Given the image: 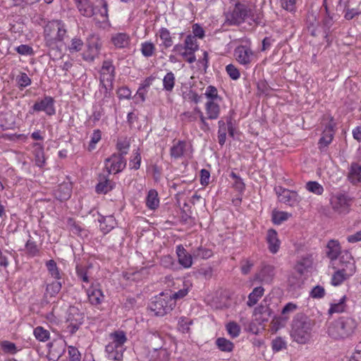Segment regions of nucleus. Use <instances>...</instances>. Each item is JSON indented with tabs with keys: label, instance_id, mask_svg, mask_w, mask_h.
<instances>
[{
	"label": "nucleus",
	"instance_id": "f257e3e1",
	"mask_svg": "<svg viewBox=\"0 0 361 361\" xmlns=\"http://www.w3.org/2000/svg\"><path fill=\"white\" fill-rule=\"evenodd\" d=\"M357 326L355 319L350 317H341L330 322L326 327L328 336L334 340L350 338Z\"/></svg>",
	"mask_w": 361,
	"mask_h": 361
},
{
	"label": "nucleus",
	"instance_id": "f03ea898",
	"mask_svg": "<svg viewBox=\"0 0 361 361\" xmlns=\"http://www.w3.org/2000/svg\"><path fill=\"white\" fill-rule=\"evenodd\" d=\"M180 297V290L174 293L162 292L152 298L148 309L154 316L162 317L173 309L176 299Z\"/></svg>",
	"mask_w": 361,
	"mask_h": 361
},
{
	"label": "nucleus",
	"instance_id": "7ed1b4c3",
	"mask_svg": "<svg viewBox=\"0 0 361 361\" xmlns=\"http://www.w3.org/2000/svg\"><path fill=\"white\" fill-rule=\"evenodd\" d=\"M203 96L205 98L204 107L207 118L210 120L217 119L224 106L222 97L219 94L217 89L212 85L205 89Z\"/></svg>",
	"mask_w": 361,
	"mask_h": 361
},
{
	"label": "nucleus",
	"instance_id": "20e7f679",
	"mask_svg": "<svg viewBox=\"0 0 361 361\" xmlns=\"http://www.w3.org/2000/svg\"><path fill=\"white\" fill-rule=\"evenodd\" d=\"M66 25L61 20H52L44 27V35L45 44L51 49L57 47V44L62 42L66 36Z\"/></svg>",
	"mask_w": 361,
	"mask_h": 361
},
{
	"label": "nucleus",
	"instance_id": "39448f33",
	"mask_svg": "<svg viewBox=\"0 0 361 361\" xmlns=\"http://www.w3.org/2000/svg\"><path fill=\"white\" fill-rule=\"evenodd\" d=\"M312 324L302 317L294 318L292 324L290 336L299 344L307 343L312 338Z\"/></svg>",
	"mask_w": 361,
	"mask_h": 361
},
{
	"label": "nucleus",
	"instance_id": "423d86ee",
	"mask_svg": "<svg viewBox=\"0 0 361 361\" xmlns=\"http://www.w3.org/2000/svg\"><path fill=\"white\" fill-rule=\"evenodd\" d=\"M111 341L106 345V352L109 360L120 361L125 350L124 343L127 341L123 331H116L109 335Z\"/></svg>",
	"mask_w": 361,
	"mask_h": 361
},
{
	"label": "nucleus",
	"instance_id": "0eeeda50",
	"mask_svg": "<svg viewBox=\"0 0 361 361\" xmlns=\"http://www.w3.org/2000/svg\"><path fill=\"white\" fill-rule=\"evenodd\" d=\"M192 34L187 36L184 45L185 51L182 53V58L190 63L195 61L194 53L199 47L197 38L202 39L204 37V30L200 25L194 24Z\"/></svg>",
	"mask_w": 361,
	"mask_h": 361
},
{
	"label": "nucleus",
	"instance_id": "6e6552de",
	"mask_svg": "<svg viewBox=\"0 0 361 361\" xmlns=\"http://www.w3.org/2000/svg\"><path fill=\"white\" fill-rule=\"evenodd\" d=\"M233 56L236 61L246 68H250L257 58V54L252 51L249 42L238 45L234 49Z\"/></svg>",
	"mask_w": 361,
	"mask_h": 361
},
{
	"label": "nucleus",
	"instance_id": "1a4fd4ad",
	"mask_svg": "<svg viewBox=\"0 0 361 361\" xmlns=\"http://www.w3.org/2000/svg\"><path fill=\"white\" fill-rule=\"evenodd\" d=\"M253 11L254 9L251 6L237 3L233 11L227 14L226 19L231 24H239L248 18L255 21Z\"/></svg>",
	"mask_w": 361,
	"mask_h": 361
},
{
	"label": "nucleus",
	"instance_id": "9d476101",
	"mask_svg": "<svg viewBox=\"0 0 361 361\" xmlns=\"http://www.w3.org/2000/svg\"><path fill=\"white\" fill-rule=\"evenodd\" d=\"M322 126H324V129L318 142L320 149L326 147L332 142L335 133L334 128L336 123L331 116H326L323 119Z\"/></svg>",
	"mask_w": 361,
	"mask_h": 361
},
{
	"label": "nucleus",
	"instance_id": "9b49d317",
	"mask_svg": "<svg viewBox=\"0 0 361 361\" xmlns=\"http://www.w3.org/2000/svg\"><path fill=\"white\" fill-rule=\"evenodd\" d=\"M84 321V314L80 310L74 306L69 307L66 318V331L71 335L74 334L80 328Z\"/></svg>",
	"mask_w": 361,
	"mask_h": 361
},
{
	"label": "nucleus",
	"instance_id": "f8f14e48",
	"mask_svg": "<svg viewBox=\"0 0 361 361\" xmlns=\"http://www.w3.org/2000/svg\"><path fill=\"white\" fill-rule=\"evenodd\" d=\"M126 159L116 153H114L104 161V167L107 175L118 173L126 168Z\"/></svg>",
	"mask_w": 361,
	"mask_h": 361
},
{
	"label": "nucleus",
	"instance_id": "ddd939ff",
	"mask_svg": "<svg viewBox=\"0 0 361 361\" xmlns=\"http://www.w3.org/2000/svg\"><path fill=\"white\" fill-rule=\"evenodd\" d=\"M87 49L83 52L82 59L88 62H93L98 57L101 44L95 34L90 35L87 38Z\"/></svg>",
	"mask_w": 361,
	"mask_h": 361
},
{
	"label": "nucleus",
	"instance_id": "4468645a",
	"mask_svg": "<svg viewBox=\"0 0 361 361\" xmlns=\"http://www.w3.org/2000/svg\"><path fill=\"white\" fill-rule=\"evenodd\" d=\"M330 204L336 212L346 214L349 211L350 199L345 194L337 192L331 197Z\"/></svg>",
	"mask_w": 361,
	"mask_h": 361
},
{
	"label": "nucleus",
	"instance_id": "2eb2a0df",
	"mask_svg": "<svg viewBox=\"0 0 361 361\" xmlns=\"http://www.w3.org/2000/svg\"><path fill=\"white\" fill-rule=\"evenodd\" d=\"M339 261L341 264L340 269L345 275L350 278L355 274L357 271L355 260L350 252L344 251L341 255Z\"/></svg>",
	"mask_w": 361,
	"mask_h": 361
},
{
	"label": "nucleus",
	"instance_id": "dca6fc26",
	"mask_svg": "<svg viewBox=\"0 0 361 361\" xmlns=\"http://www.w3.org/2000/svg\"><path fill=\"white\" fill-rule=\"evenodd\" d=\"M274 190L280 202L290 206H293L298 202V194L295 191L289 190L280 186L276 187Z\"/></svg>",
	"mask_w": 361,
	"mask_h": 361
},
{
	"label": "nucleus",
	"instance_id": "f3484780",
	"mask_svg": "<svg viewBox=\"0 0 361 361\" xmlns=\"http://www.w3.org/2000/svg\"><path fill=\"white\" fill-rule=\"evenodd\" d=\"M54 103L52 97H45L42 100L35 102L32 106V109L35 111H44L47 115L52 116L55 114Z\"/></svg>",
	"mask_w": 361,
	"mask_h": 361
},
{
	"label": "nucleus",
	"instance_id": "a211bd4d",
	"mask_svg": "<svg viewBox=\"0 0 361 361\" xmlns=\"http://www.w3.org/2000/svg\"><path fill=\"white\" fill-rule=\"evenodd\" d=\"M100 80H106V82L113 83L115 79V67L111 60L103 61L100 71Z\"/></svg>",
	"mask_w": 361,
	"mask_h": 361
},
{
	"label": "nucleus",
	"instance_id": "6ab92c4d",
	"mask_svg": "<svg viewBox=\"0 0 361 361\" xmlns=\"http://www.w3.org/2000/svg\"><path fill=\"white\" fill-rule=\"evenodd\" d=\"M275 276L274 267L265 264L262 267L258 273L255 275V279L264 283H269Z\"/></svg>",
	"mask_w": 361,
	"mask_h": 361
},
{
	"label": "nucleus",
	"instance_id": "aec40b11",
	"mask_svg": "<svg viewBox=\"0 0 361 361\" xmlns=\"http://www.w3.org/2000/svg\"><path fill=\"white\" fill-rule=\"evenodd\" d=\"M267 242L269 251L275 254L280 248L281 241L279 239L278 233L274 229H269L267 234Z\"/></svg>",
	"mask_w": 361,
	"mask_h": 361
},
{
	"label": "nucleus",
	"instance_id": "412c9836",
	"mask_svg": "<svg viewBox=\"0 0 361 361\" xmlns=\"http://www.w3.org/2000/svg\"><path fill=\"white\" fill-rule=\"evenodd\" d=\"M109 175L100 174L99 183L96 185V192L99 194H106L114 188V183L108 178Z\"/></svg>",
	"mask_w": 361,
	"mask_h": 361
},
{
	"label": "nucleus",
	"instance_id": "4be33fe9",
	"mask_svg": "<svg viewBox=\"0 0 361 361\" xmlns=\"http://www.w3.org/2000/svg\"><path fill=\"white\" fill-rule=\"evenodd\" d=\"M87 295L90 302L92 305H100L104 298L102 291L96 287H90L87 290Z\"/></svg>",
	"mask_w": 361,
	"mask_h": 361
},
{
	"label": "nucleus",
	"instance_id": "5701e85b",
	"mask_svg": "<svg viewBox=\"0 0 361 361\" xmlns=\"http://www.w3.org/2000/svg\"><path fill=\"white\" fill-rule=\"evenodd\" d=\"M111 40L114 45L118 49H123L128 47L130 39L125 32H117L112 35Z\"/></svg>",
	"mask_w": 361,
	"mask_h": 361
},
{
	"label": "nucleus",
	"instance_id": "b1692460",
	"mask_svg": "<svg viewBox=\"0 0 361 361\" xmlns=\"http://www.w3.org/2000/svg\"><path fill=\"white\" fill-rule=\"evenodd\" d=\"M327 251L326 255L327 257L331 260H335L338 258V257L343 252H341V247L339 242L336 240H331L328 242L326 245Z\"/></svg>",
	"mask_w": 361,
	"mask_h": 361
},
{
	"label": "nucleus",
	"instance_id": "393cba45",
	"mask_svg": "<svg viewBox=\"0 0 361 361\" xmlns=\"http://www.w3.org/2000/svg\"><path fill=\"white\" fill-rule=\"evenodd\" d=\"M346 301L347 297L345 295H343L338 300H334L330 303L328 313L332 315L344 312L346 310Z\"/></svg>",
	"mask_w": 361,
	"mask_h": 361
},
{
	"label": "nucleus",
	"instance_id": "a878e982",
	"mask_svg": "<svg viewBox=\"0 0 361 361\" xmlns=\"http://www.w3.org/2000/svg\"><path fill=\"white\" fill-rule=\"evenodd\" d=\"M32 147L34 149L33 154L35 156V164L39 167H43L46 162L44 146L39 142H35L32 145Z\"/></svg>",
	"mask_w": 361,
	"mask_h": 361
},
{
	"label": "nucleus",
	"instance_id": "bb28decb",
	"mask_svg": "<svg viewBox=\"0 0 361 361\" xmlns=\"http://www.w3.org/2000/svg\"><path fill=\"white\" fill-rule=\"evenodd\" d=\"M100 223V229L104 233L111 231L115 226L116 221L113 216H100L98 219Z\"/></svg>",
	"mask_w": 361,
	"mask_h": 361
},
{
	"label": "nucleus",
	"instance_id": "cd10ccee",
	"mask_svg": "<svg viewBox=\"0 0 361 361\" xmlns=\"http://www.w3.org/2000/svg\"><path fill=\"white\" fill-rule=\"evenodd\" d=\"M67 226L70 231L73 234L78 235L82 238L87 237L88 231L76 224V222L73 219H68Z\"/></svg>",
	"mask_w": 361,
	"mask_h": 361
},
{
	"label": "nucleus",
	"instance_id": "c85d7f7f",
	"mask_svg": "<svg viewBox=\"0 0 361 361\" xmlns=\"http://www.w3.org/2000/svg\"><path fill=\"white\" fill-rule=\"evenodd\" d=\"M78 8L80 13L86 17H91L94 14V8L89 0H78Z\"/></svg>",
	"mask_w": 361,
	"mask_h": 361
},
{
	"label": "nucleus",
	"instance_id": "c756f323",
	"mask_svg": "<svg viewBox=\"0 0 361 361\" xmlns=\"http://www.w3.org/2000/svg\"><path fill=\"white\" fill-rule=\"evenodd\" d=\"M288 319L289 316H284L282 314L280 316L274 317V319L271 321L270 326L271 332L276 333L279 329L283 328L286 326Z\"/></svg>",
	"mask_w": 361,
	"mask_h": 361
},
{
	"label": "nucleus",
	"instance_id": "7c9ffc66",
	"mask_svg": "<svg viewBox=\"0 0 361 361\" xmlns=\"http://www.w3.org/2000/svg\"><path fill=\"white\" fill-rule=\"evenodd\" d=\"M348 179L353 184H357L361 181V166L356 163L351 165Z\"/></svg>",
	"mask_w": 361,
	"mask_h": 361
},
{
	"label": "nucleus",
	"instance_id": "2f4dec72",
	"mask_svg": "<svg viewBox=\"0 0 361 361\" xmlns=\"http://www.w3.org/2000/svg\"><path fill=\"white\" fill-rule=\"evenodd\" d=\"M159 200L158 193L155 190H150L146 198V205L150 209H155L159 207Z\"/></svg>",
	"mask_w": 361,
	"mask_h": 361
},
{
	"label": "nucleus",
	"instance_id": "473e14b6",
	"mask_svg": "<svg viewBox=\"0 0 361 361\" xmlns=\"http://www.w3.org/2000/svg\"><path fill=\"white\" fill-rule=\"evenodd\" d=\"M264 292V289L262 286L255 288L248 295L247 305L250 307L255 305L263 295Z\"/></svg>",
	"mask_w": 361,
	"mask_h": 361
},
{
	"label": "nucleus",
	"instance_id": "72a5a7b5",
	"mask_svg": "<svg viewBox=\"0 0 361 361\" xmlns=\"http://www.w3.org/2000/svg\"><path fill=\"white\" fill-rule=\"evenodd\" d=\"M305 188L309 192L313 193L316 195H321L324 191V187L317 181L307 182L305 183Z\"/></svg>",
	"mask_w": 361,
	"mask_h": 361
},
{
	"label": "nucleus",
	"instance_id": "f704fd0d",
	"mask_svg": "<svg viewBox=\"0 0 361 361\" xmlns=\"http://www.w3.org/2000/svg\"><path fill=\"white\" fill-rule=\"evenodd\" d=\"M348 279H350L349 276L345 275L340 269H338L331 276V284L334 286H338Z\"/></svg>",
	"mask_w": 361,
	"mask_h": 361
},
{
	"label": "nucleus",
	"instance_id": "c9c22d12",
	"mask_svg": "<svg viewBox=\"0 0 361 361\" xmlns=\"http://www.w3.org/2000/svg\"><path fill=\"white\" fill-rule=\"evenodd\" d=\"M312 260L310 257H305L298 262L295 269L300 274H303L312 267Z\"/></svg>",
	"mask_w": 361,
	"mask_h": 361
},
{
	"label": "nucleus",
	"instance_id": "e433bc0d",
	"mask_svg": "<svg viewBox=\"0 0 361 361\" xmlns=\"http://www.w3.org/2000/svg\"><path fill=\"white\" fill-rule=\"evenodd\" d=\"M71 195V190L68 185H61L59 189L56 191V197L60 201H65L68 200Z\"/></svg>",
	"mask_w": 361,
	"mask_h": 361
},
{
	"label": "nucleus",
	"instance_id": "4c0bfd02",
	"mask_svg": "<svg viewBox=\"0 0 361 361\" xmlns=\"http://www.w3.org/2000/svg\"><path fill=\"white\" fill-rule=\"evenodd\" d=\"M219 349L224 352H231L233 349V343L225 338H219L216 341Z\"/></svg>",
	"mask_w": 361,
	"mask_h": 361
},
{
	"label": "nucleus",
	"instance_id": "58836bf2",
	"mask_svg": "<svg viewBox=\"0 0 361 361\" xmlns=\"http://www.w3.org/2000/svg\"><path fill=\"white\" fill-rule=\"evenodd\" d=\"M290 214L286 212L282 211H274L272 212V221L274 224L279 225L283 221L288 220Z\"/></svg>",
	"mask_w": 361,
	"mask_h": 361
},
{
	"label": "nucleus",
	"instance_id": "ea45409f",
	"mask_svg": "<svg viewBox=\"0 0 361 361\" xmlns=\"http://www.w3.org/2000/svg\"><path fill=\"white\" fill-rule=\"evenodd\" d=\"M129 147L130 142L127 139H119L116 144V149H118V153L116 154L124 157V156L128 154Z\"/></svg>",
	"mask_w": 361,
	"mask_h": 361
},
{
	"label": "nucleus",
	"instance_id": "a19ab883",
	"mask_svg": "<svg viewBox=\"0 0 361 361\" xmlns=\"http://www.w3.org/2000/svg\"><path fill=\"white\" fill-rule=\"evenodd\" d=\"M159 37L165 48H168L172 46V38L170 36V33L167 29L161 28L159 31Z\"/></svg>",
	"mask_w": 361,
	"mask_h": 361
},
{
	"label": "nucleus",
	"instance_id": "79ce46f5",
	"mask_svg": "<svg viewBox=\"0 0 361 361\" xmlns=\"http://www.w3.org/2000/svg\"><path fill=\"white\" fill-rule=\"evenodd\" d=\"M219 130H218V139L219 143L221 145H224L226 138L227 128L224 121L221 120L218 122Z\"/></svg>",
	"mask_w": 361,
	"mask_h": 361
},
{
	"label": "nucleus",
	"instance_id": "37998d69",
	"mask_svg": "<svg viewBox=\"0 0 361 361\" xmlns=\"http://www.w3.org/2000/svg\"><path fill=\"white\" fill-rule=\"evenodd\" d=\"M61 286L60 281H54L47 286L46 293L51 297H54L60 292Z\"/></svg>",
	"mask_w": 361,
	"mask_h": 361
},
{
	"label": "nucleus",
	"instance_id": "c03bdc74",
	"mask_svg": "<svg viewBox=\"0 0 361 361\" xmlns=\"http://www.w3.org/2000/svg\"><path fill=\"white\" fill-rule=\"evenodd\" d=\"M47 267L49 272V274L51 275L52 277H54L56 279H61V272L59 269H58L56 266V263L54 260L51 259L49 260L47 262Z\"/></svg>",
	"mask_w": 361,
	"mask_h": 361
},
{
	"label": "nucleus",
	"instance_id": "a18cd8bd",
	"mask_svg": "<svg viewBox=\"0 0 361 361\" xmlns=\"http://www.w3.org/2000/svg\"><path fill=\"white\" fill-rule=\"evenodd\" d=\"M34 335L40 341H46L49 338V332L42 326H37L34 329Z\"/></svg>",
	"mask_w": 361,
	"mask_h": 361
},
{
	"label": "nucleus",
	"instance_id": "49530a36",
	"mask_svg": "<svg viewBox=\"0 0 361 361\" xmlns=\"http://www.w3.org/2000/svg\"><path fill=\"white\" fill-rule=\"evenodd\" d=\"M155 51V47L152 42H144L141 44V52L145 57L152 56Z\"/></svg>",
	"mask_w": 361,
	"mask_h": 361
},
{
	"label": "nucleus",
	"instance_id": "de8ad7c7",
	"mask_svg": "<svg viewBox=\"0 0 361 361\" xmlns=\"http://www.w3.org/2000/svg\"><path fill=\"white\" fill-rule=\"evenodd\" d=\"M82 47L83 42L80 39L75 37L71 39V44L68 47V50L70 53L73 54L80 51Z\"/></svg>",
	"mask_w": 361,
	"mask_h": 361
},
{
	"label": "nucleus",
	"instance_id": "09e8293b",
	"mask_svg": "<svg viewBox=\"0 0 361 361\" xmlns=\"http://www.w3.org/2000/svg\"><path fill=\"white\" fill-rule=\"evenodd\" d=\"M1 347L2 350L5 353H8L11 355H14L17 353V347L15 343L8 341H4L1 343Z\"/></svg>",
	"mask_w": 361,
	"mask_h": 361
},
{
	"label": "nucleus",
	"instance_id": "8fccbe9b",
	"mask_svg": "<svg viewBox=\"0 0 361 361\" xmlns=\"http://www.w3.org/2000/svg\"><path fill=\"white\" fill-rule=\"evenodd\" d=\"M175 77L173 73H168L163 78L164 87L166 91L172 90L174 86Z\"/></svg>",
	"mask_w": 361,
	"mask_h": 361
},
{
	"label": "nucleus",
	"instance_id": "3c124183",
	"mask_svg": "<svg viewBox=\"0 0 361 361\" xmlns=\"http://www.w3.org/2000/svg\"><path fill=\"white\" fill-rule=\"evenodd\" d=\"M226 330L228 334L233 338H235L239 336L240 332V328L239 325L234 322H231L226 324Z\"/></svg>",
	"mask_w": 361,
	"mask_h": 361
},
{
	"label": "nucleus",
	"instance_id": "603ef678",
	"mask_svg": "<svg viewBox=\"0 0 361 361\" xmlns=\"http://www.w3.org/2000/svg\"><path fill=\"white\" fill-rule=\"evenodd\" d=\"M16 82L20 89L25 87L31 84V79L25 73H20L16 78Z\"/></svg>",
	"mask_w": 361,
	"mask_h": 361
},
{
	"label": "nucleus",
	"instance_id": "864d4df0",
	"mask_svg": "<svg viewBox=\"0 0 361 361\" xmlns=\"http://www.w3.org/2000/svg\"><path fill=\"white\" fill-rule=\"evenodd\" d=\"M272 350L274 352H279L286 348V342L281 337H277L272 341Z\"/></svg>",
	"mask_w": 361,
	"mask_h": 361
},
{
	"label": "nucleus",
	"instance_id": "5fc2aeb1",
	"mask_svg": "<svg viewBox=\"0 0 361 361\" xmlns=\"http://www.w3.org/2000/svg\"><path fill=\"white\" fill-rule=\"evenodd\" d=\"M88 267L81 265L76 266V274L79 279L83 282L88 283L90 281L89 276H87Z\"/></svg>",
	"mask_w": 361,
	"mask_h": 361
},
{
	"label": "nucleus",
	"instance_id": "6e6d98bb",
	"mask_svg": "<svg viewBox=\"0 0 361 361\" xmlns=\"http://www.w3.org/2000/svg\"><path fill=\"white\" fill-rule=\"evenodd\" d=\"M15 50L21 55L31 56L34 54V51L32 47L27 44H21L15 48Z\"/></svg>",
	"mask_w": 361,
	"mask_h": 361
},
{
	"label": "nucleus",
	"instance_id": "4d7b16f0",
	"mask_svg": "<svg viewBox=\"0 0 361 361\" xmlns=\"http://www.w3.org/2000/svg\"><path fill=\"white\" fill-rule=\"evenodd\" d=\"M226 71L230 78L233 80H238L240 76L238 69L233 64L227 65Z\"/></svg>",
	"mask_w": 361,
	"mask_h": 361
},
{
	"label": "nucleus",
	"instance_id": "13d9d810",
	"mask_svg": "<svg viewBox=\"0 0 361 361\" xmlns=\"http://www.w3.org/2000/svg\"><path fill=\"white\" fill-rule=\"evenodd\" d=\"M171 157L176 160L180 157V140L176 141L174 145L171 147Z\"/></svg>",
	"mask_w": 361,
	"mask_h": 361
},
{
	"label": "nucleus",
	"instance_id": "bf43d9fd",
	"mask_svg": "<svg viewBox=\"0 0 361 361\" xmlns=\"http://www.w3.org/2000/svg\"><path fill=\"white\" fill-rule=\"evenodd\" d=\"M102 133L99 130H94L91 136V140L89 145V150L94 149L95 145L101 140Z\"/></svg>",
	"mask_w": 361,
	"mask_h": 361
},
{
	"label": "nucleus",
	"instance_id": "052dcab7",
	"mask_svg": "<svg viewBox=\"0 0 361 361\" xmlns=\"http://www.w3.org/2000/svg\"><path fill=\"white\" fill-rule=\"evenodd\" d=\"M113 87V83L106 82V80L102 81L99 80V91L103 92L105 97L109 96V92Z\"/></svg>",
	"mask_w": 361,
	"mask_h": 361
},
{
	"label": "nucleus",
	"instance_id": "680f3d73",
	"mask_svg": "<svg viewBox=\"0 0 361 361\" xmlns=\"http://www.w3.org/2000/svg\"><path fill=\"white\" fill-rule=\"evenodd\" d=\"M69 360L68 361H81V355L78 350L73 346L68 347Z\"/></svg>",
	"mask_w": 361,
	"mask_h": 361
},
{
	"label": "nucleus",
	"instance_id": "e2e57ef3",
	"mask_svg": "<svg viewBox=\"0 0 361 361\" xmlns=\"http://www.w3.org/2000/svg\"><path fill=\"white\" fill-rule=\"evenodd\" d=\"M298 0H281V6L288 11H294Z\"/></svg>",
	"mask_w": 361,
	"mask_h": 361
},
{
	"label": "nucleus",
	"instance_id": "0e129e2a",
	"mask_svg": "<svg viewBox=\"0 0 361 361\" xmlns=\"http://www.w3.org/2000/svg\"><path fill=\"white\" fill-rule=\"evenodd\" d=\"M325 295V290L320 286H317L310 292V296L313 298H322Z\"/></svg>",
	"mask_w": 361,
	"mask_h": 361
},
{
	"label": "nucleus",
	"instance_id": "69168bd1",
	"mask_svg": "<svg viewBox=\"0 0 361 361\" xmlns=\"http://www.w3.org/2000/svg\"><path fill=\"white\" fill-rule=\"evenodd\" d=\"M141 163L140 153L137 150L134 152V158L130 161V165L132 169L137 170L140 168Z\"/></svg>",
	"mask_w": 361,
	"mask_h": 361
},
{
	"label": "nucleus",
	"instance_id": "338daca9",
	"mask_svg": "<svg viewBox=\"0 0 361 361\" xmlns=\"http://www.w3.org/2000/svg\"><path fill=\"white\" fill-rule=\"evenodd\" d=\"M254 266V261L250 259H245L243 260L241 263V270L244 274H247L250 272L252 267Z\"/></svg>",
	"mask_w": 361,
	"mask_h": 361
},
{
	"label": "nucleus",
	"instance_id": "774afa93",
	"mask_svg": "<svg viewBox=\"0 0 361 361\" xmlns=\"http://www.w3.org/2000/svg\"><path fill=\"white\" fill-rule=\"evenodd\" d=\"M161 264L166 268L175 269L173 259L170 255H165L161 259Z\"/></svg>",
	"mask_w": 361,
	"mask_h": 361
}]
</instances>
